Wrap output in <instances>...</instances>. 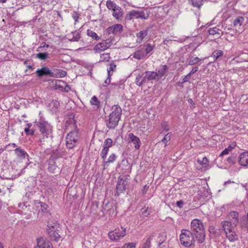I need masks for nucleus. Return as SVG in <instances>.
Segmentation results:
<instances>
[{"instance_id": "28", "label": "nucleus", "mask_w": 248, "mask_h": 248, "mask_svg": "<svg viewBox=\"0 0 248 248\" xmlns=\"http://www.w3.org/2000/svg\"><path fill=\"white\" fill-rule=\"evenodd\" d=\"M87 34L88 36L91 37L93 40L98 41L101 39V36H99L96 32L91 30L87 31Z\"/></svg>"}, {"instance_id": "54", "label": "nucleus", "mask_w": 248, "mask_h": 248, "mask_svg": "<svg viewBox=\"0 0 248 248\" xmlns=\"http://www.w3.org/2000/svg\"><path fill=\"white\" fill-rule=\"evenodd\" d=\"M198 70V67H193L192 69V70L190 72V73H189V74L191 76V75L194 74L195 73H196V72H197Z\"/></svg>"}, {"instance_id": "56", "label": "nucleus", "mask_w": 248, "mask_h": 248, "mask_svg": "<svg viewBox=\"0 0 248 248\" xmlns=\"http://www.w3.org/2000/svg\"><path fill=\"white\" fill-rule=\"evenodd\" d=\"M110 77L108 76V78L106 80V81L105 82V83H106V84H109L110 83Z\"/></svg>"}, {"instance_id": "44", "label": "nucleus", "mask_w": 248, "mask_h": 248, "mask_svg": "<svg viewBox=\"0 0 248 248\" xmlns=\"http://www.w3.org/2000/svg\"><path fill=\"white\" fill-rule=\"evenodd\" d=\"M171 136L172 134L171 133H168L165 136L164 138L162 139V141L165 144V146H167V143L169 140H170Z\"/></svg>"}, {"instance_id": "9", "label": "nucleus", "mask_w": 248, "mask_h": 248, "mask_svg": "<svg viewBox=\"0 0 248 248\" xmlns=\"http://www.w3.org/2000/svg\"><path fill=\"white\" fill-rule=\"evenodd\" d=\"M126 234V229L124 227H118L108 233L110 239L113 241H118L124 237Z\"/></svg>"}, {"instance_id": "40", "label": "nucleus", "mask_w": 248, "mask_h": 248, "mask_svg": "<svg viewBox=\"0 0 248 248\" xmlns=\"http://www.w3.org/2000/svg\"><path fill=\"white\" fill-rule=\"evenodd\" d=\"M48 52L39 53L36 55V58L41 60H45L48 57Z\"/></svg>"}, {"instance_id": "16", "label": "nucleus", "mask_w": 248, "mask_h": 248, "mask_svg": "<svg viewBox=\"0 0 248 248\" xmlns=\"http://www.w3.org/2000/svg\"><path fill=\"white\" fill-rule=\"evenodd\" d=\"M36 74L39 77L49 75L51 77H54V73L50 71L47 67H44L41 69H38Z\"/></svg>"}, {"instance_id": "12", "label": "nucleus", "mask_w": 248, "mask_h": 248, "mask_svg": "<svg viewBox=\"0 0 248 248\" xmlns=\"http://www.w3.org/2000/svg\"><path fill=\"white\" fill-rule=\"evenodd\" d=\"M34 203L35 207L38 208L39 212H41L44 216L47 217L50 216V213L47 210L48 206L47 204L39 201H35Z\"/></svg>"}, {"instance_id": "63", "label": "nucleus", "mask_w": 248, "mask_h": 248, "mask_svg": "<svg viewBox=\"0 0 248 248\" xmlns=\"http://www.w3.org/2000/svg\"><path fill=\"white\" fill-rule=\"evenodd\" d=\"M12 146L13 147H15L16 146V145L15 144V143H12V144H9L8 145V146Z\"/></svg>"}, {"instance_id": "27", "label": "nucleus", "mask_w": 248, "mask_h": 248, "mask_svg": "<svg viewBox=\"0 0 248 248\" xmlns=\"http://www.w3.org/2000/svg\"><path fill=\"white\" fill-rule=\"evenodd\" d=\"M90 103L92 105L94 106V108L95 110H98L100 107V102L95 96L92 97L90 100Z\"/></svg>"}, {"instance_id": "8", "label": "nucleus", "mask_w": 248, "mask_h": 248, "mask_svg": "<svg viewBox=\"0 0 248 248\" xmlns=\"http://www.w3.org/2000/svg\"><path fill=\"white\" fill-rule=\"evenodd\" d=\"M36 125L41 134L46 137H48L52 131V127L50 124L45 121H40L36 122Z\"/></svg>"}, {"instance_id": "3", "label": "nucleus", "mask_w": 248, "mask_h": 248, "mask_svg": "<svg viewBox=\"0 0 248 248\" xmlns=\"http://www.w3.org/2000/svg\"><path fill=\"white\" fill-rule=\"evenodd\" d=\"M112 112L106 120V126L109 129H114L118 125L122 115V109L118 105L112 107Z\"/></svg>"}, {"instance_id": "41", "label": "nucleus", "mask_w": 248, "mask_h": 248, "mask_svg": "<svg viewBox=\"0 0 248 248\" xmlns=\"http://www.w3.org/2000/svg\"><path fill=\"white\" fill-rule=\"evenodd\" d=\"M244 21L243 16H238L233 21V25L234 26H241Z\"/></svg>"}, {"instance_id": "59", "label": "nucleus", "mask_w": 248, "mask_h": 248, "mask_svg": "<svg viewBox=\"0 0 248 248\" xmlns=\"http://www.w3.org/2000/svg\"><path fill=\"white\" fill-rule=\"evenodd\" d=\"M148 16H137V18H141L144 19H147Z\"/></svg>"}, {"instance_id": "37", "label": "nucleus", "mask_w": 248, "mask_h": 248, "mask_svg": "<svg viewBox=\"0 0 248 248\" xmlns=\"http://www.w3.org/2000/svg\"><path fill=\"white\" fill-rule=\"evenodd\" d=\"M223 52L220 50H216L212 53L211 57L213 58L214 61H216L220 57L222 56Z\"/></svg>"}, {"instance_id": "21", "label": "nucleus", "mask_w": 248, "mask_h": 248, "mask_svg": "<svg viewBox=\"0 0 248 248\" xmlns=\"http://www.w3.org/2000/svg\"><path fill=\"white\" fill-rule=\"evenodd\" d=\"M48 170L50 172L53 174H58L60 173L61 170L56 164V162L54 161H50L49 162V166L48 168Z\"/></svg>"}, {"instance_id": "35", "label": "nucleus", "mask_w": 248, "mask_h": 248, "mask_svg": "<svg viewBox=\"0 0 248 248\" xmlns=\"http://www.w3.org/2000/svg\"><path fill=\"white\" fill-rule=\"evenodd\" d=\"M202 60V59H200L199 58L196 57H191L189 58V60L188 61V64L189 65H193L199 62H200Z\"/></svg>"}, {"instance_id": "48", "label": "nucleus", "mask_w": 248, "mask_h": 248, "mask_svg": "<svg viewBox=\"0 0 248 248\" xmlns=\"http://www.w3.org/2000/svg\"><path fill=\"white\" fill-rule=\"evenodd\" d=\"M116 67V65L114 63L112 62L110 63L109 69H108V77H111L112 74H110V72L113 71L114 69H115Z\"/></svg>"}, {"instance_id": "45", "label": "nucleus", "mask_w": 248, "mask_h": 248, "mask_svg": "<svg viewBox=\"0 0 248 248\" xmlns=\"http://www.w3.org/2000/svg\"><path fill=\"white\" fill-rule=\"evenodd\" d=\"M109 53H103L100 55V61H108L110 59Z\"/></svg>"}, {"instance_id": "61", "label": "nucleus", "mask_w": 248, "mask_h": 248, "mask_svg": "<svg viewBox=\"0 0 248 248\" xmlns=\"http://www.w3.org/2000/svg\"><path fill=\"white\" fill-rule=\"evenodd\" d=\"M233 183V182H231V181L229 180V181H228L225 182L224 183V185H226L227 184H230V183Z\"/></svg>"}, {"instance_id": "47", "label": "nucleus", "mask_w": 248, "mask_h": 248, "mask_svg": "<svg viewBox=\"0 0 248 248\" xmlns=\"http://www.w3.org/2000/svg\"><path fill=\"white\" fill-rule=\"evenodd\" d=\"M72 40L73 41H78L80 38V35L79 32L77 31H75L72 32Z\"/></svg>"}, {"instance_id": "42", "label": "nucleus", "mask_w": 248, "mask_h": 248, "mask_svg": "<svg viewBox=\"0 0 248 248\" xmlns=\"http://www.w3.org/2000/svg\"><path fill=\"white\" fill-rule=\"evenodd\" d=\"M219 30L216 27L210 29L208 30V32L210 35H217V37L219 36L220 33L218 32Z\"/></svg>"}, {"instance_id": "7", "label": "nucleus", "mask_w": 248, "mask_h": 248, "mask_svg": "<svg viewBox=\"0 0 248 248\" xmlns=\"http://www.w3.org/2000/svg\"><path fill=\"white\" fill-rule=\"evenodd\" d=\"M160 236H163L162 239H161L158 241L159 245L160 246L165 240L166 235L164 232L158 233L157 232H154L151 234L147 236V239L143 243L142 248H150L151 242L154 240H156V237H159Z\"/></svg>"}, {"instance_id": "25", "label": "nucleus", "mask_w": 248, "mask_h": 248, "mask_svg": "<svg viewBox=\"0 0 248 248\" xmlns=\"http://www.w3.org/2000/svg\"><path fill=\"white\" fill-rule=\"evenodd\" d=\"M188 2L193 7H196L199 9H200L202 6L203 5V1L202 0H188Z\"/></svg>"}, {"instance_id": "33", "label": "nucleus", "mask_w": 248, "mask_h": 248, "mask_svg": "<svg viewBox=\"0 0 248 248\" xmlns=\"http://www.w3.org/2000/svg\"><path fill=\"white\" fill-rule=\"evenodd\" d=\"M148 32V30H145L141 31L139 33L137 34V37L138 39L140 40L139 42L142 41V40L147 36Z\"/></svg>"}, {"instance_id": "52", "label": "nucleus", "mask_w": 248, "mask_h": 248, "mask_svg": "<svg viewBox=\"0 0 248 248\" xmlns=\"http://www.w3.org/2000/svg\"><path fill=\"white\" fill-rule=\"evenodd\" d=\"M43 44H44V46H40L38 48V51L42 50L43 48H44V50H46L49 47V45H46L45 43H43Z\"/></svg>"}, {"instance_id": "39", "label": "nucleus", "mask_w": 248, "mask_h": 248, "mask_svg": "<svg viewBox=\"0 0 248 248\" xmlns=\"http://www.w3.org/2000/svg\"><path fill=\"white\" fill-rule=\"evenodd\" d=\"M67 73L66 71L62 69H58L57 70L56 73L54 74L55 77L56 78H63L66 76Z\"/></svg>"}, {"instance_id": "49", "label": "nucleus", "mask_w": 248, "mask_h": 248, "mask_svg": "<svg viewBox=\"0 0 248 248\" xmlns=\"http://www.w3.org/2000/svg\"><path fill=\"white\" fill-rule=\"evenodd\" d=\"M109 150L106 148H103L101 152V156L103 160L106 159L107 154Z\"/></svg>"}, {"instance_id": "60", "label": "nucleus", "mask_w": 248, "mask_h": 248, "mask_svg": "<svg viewBox=\"0 0 248 248\" xmlns=\"http://www.w3.org/2000/svg\"><path fill=\"white\" fill-rule=\"evenodd\" d=\"M29 135H34V130H31L30 131V132H29Z\"/></svg>"}, {"instance_id": "38", "label": "nucleus", "mask_w": 248, "mask_h": 248, "mask_svg": "<svg viewBox=\"0 0 248 248\" xmlns=\"http://www.w3.org/2000/svg\"><path fill=\"white\" fill-rule=\"evenodd\" d=\"M141 76L140 75L138 76L136 78V84L139 86H141L143 84H145L146 81L144 79V77H143L142 79H141Z\"/></svg>"}, {"instance_id": "57", "label": "nucleus", "mask_w": 248, "mask_h": 248, "mask_svg": "<svg viewBox=\"0 0 248 248\" xmlns=\"http://www.w3.org/2000/svg\"><path fill=\"white\" fill-rule=\"evenodd\" d=\"M203 1L205 2H217V0H202Z\"/></svg>"}, {"instance_id": "32", "label": "nucleus", "mask_w": 248, "mask_h": 248, "mask_svg": "<svg viewBox=\"0 0 248 248\" xmlns=\"http://www.w3.org/2000/svg\"><path fill=\"white\" fill-rule=\"evenodd\" d=\"M152 212V209L150 208L149 207L147 208H142L141 209V216H142L143 217H148L149 215L151 214V213Z\"/></svg>"}, {"instance_id": "50", "label": "nucleus", "mask_w": 248, "mask_h": 248, "mask_svg": "<svg viewBox=\"0 0 248 248\" xmlns=\"http://www.w3.org/2000/svg\"><path fill=\"white\" fill-rule=\"evenodd\" d=\"M161 126L163 131L168 132L170 130L169 125L165 121H163L161 123Z\"/></svg>"}, {"instance_id": "23", "label": "nucleus", "mask_w": 248, "mask_h": 248, "mask_svg": "<svg viewBox=\"0 0 248 248\" xmlns=\"http://www.w3.org/2000/svg\"><path fill=\"white\" fill-rule=\"evenodd\" d=\"M169 67L166 65H161V67L159 69H156L155 72L157 75L159 79L161 78L168 72Z\"/></svg>"}, {"instance_id": "20", "label": "nucleus", "mask_w": 248, "mask_h": 248, "mask_svg": "<svg viewBox=\"0 0 248 248\" xmlns=\"http://www.w3.org/2000/svg\"><path fill=\"white\" fill-rule=\"evenodd\" d=\"M128 139L134 145L135 148L138 150L140 146V139L132 133L128 134Z\"/></svg>"}, {"instance_id": "24", "label": "nucleus", "mask_w": 248, "mask_h": 248, "mask_svg": "<svg viewBox=\"0 0 248 248\" xmlns=\"http://www.w3.org/2000/svg\"><path fill=\"white\" fill-rule=\"evenodd\" d=\"M15 153L17 156L20 159H25L26 156H28L27 152L24 150L22 149L21 147L16 148L15 150Z\"/></svg>"}, {"instance_id": "5", "label": "nucleus", "mask_w": 248, "mask_h": 248, "mask_svg": "<svg viewBox=\"0 0 248 248\" xmlns=\"http://www.w3.org/2000/svg\"><path fill=\"white\" fill-rule=\"evenodd\" d=\"M195 237L190 231L185 229L181 230L180 235V240L182 245L185 247H190L194 245L195 242Z\"/></svg>"}, {"instance_id": "11", "label": "nucleus", "mask_w": 248, "mask_h": 248, "mask_svg": "<svg viewBox=\"0 0 248 248\" xmlns=\"http://www.w3.org/2000/svg\"><path fill=\"white\" fill-rule=\"evenodd\" d=\"M106 6L109 10L113 11L112 16H122L124 14L122 8L110 0L107 1Z\"/></svg>"}, {"instance_id": "19", "label": "nucleus", "mask_w": 248, "mask_h": 248, "mask_svg": "<svg viewBox=\"0 0 248 248\" xmlns=\"http://www.w3.org/2000/svg\"><path fill=\"white\" fill-rule=\"evenodd\" d=\"M150 13L149 10L140 8L131 11L128 16H149Z\"/></svg>"}, {"instance_id": "15", "label": "nucleus", "mask_w": 248, "mask_h": 248, "mask_svg": "<svg viewBox=\"0 0 248 248\" xmlns=\"http://www.w3.org/2000/svg\"><path fill=\"white\" fill-rule=\"evenodd\" d=\"M123 30V26L121 24H116L108 28L107 29L106 31L108 34L112 33L113 35H116L122 32Z\"/></svg>"}, {"instance_id": "34", "label": "nucleus", "mask_w": 248, "mask_h": 248, "mask_svg": "<svg viewBox=\"0 0 248 248\" xmlns=\"http://www.w3.org/2000/svg\"><path fill=\"white\" fill-rule=\"evenodd\" d=\"M197 162L203 168H206L209 164V161L206 157H203L202 160L198 158L197 159Z\"/></svg>"}, {"instance_id": "2", "label": "nucleus", "mask_w": 248, "mask_h": 248, "mask_svg": "<svg viewBox=\"0 0 248 248\" xmlns=\"http://www.w3.org/2000/svg\"><path fill=\"white\" fill-rule=\"evenodd\" d=\"M194 234L195 237L199 243H202L205 238V232L203 223L198 219H193L191 222L190 231Z\"/></svg>"}, {"instance_id": "18", "label": "nucleus", "mask_w": 248, "mask_h": 248, "mask_svg": "<svg viewBox=\"0 0 248 248\" xmlns=\"http://www.w3.org/2000/svg\"><path fill=\"white\" fill-rule=\"evenodd\" d=\"M142 75H144V77L145 81H146V80L151 81L154 80H159L157 77V75L155 71H146L144 72L143 74H142Z\"/></svg>"}, {"instance_id": "17", "label": "nucleus", "mask_w": 248, "mask_h": 248, "mask_svg": "<svg viewBox=\"0 0 248 248\" xmlns=\"http://www.w3.org/2000/svg\"><path fill=\"white\" fill-rule=\"evenodd\" d=\"M238 161L241 166L248 167V152L241 153L238 157Z\"/></svg>"}, {"instance_id": "55", "label": "nucleus", "mask_w": 248, "mask_h": 248, "mask_svg": "<svg viewBox=\"0 0 248 248\" xmlns=\"http://www.w3.org/2000/svg\"><path fill=\"white\" fill-rule=\"evenodd\" d=\"M25 132L28 135H29V132H30V129L29 127H26L24 129Z\"/></svg>"}, {"instance_id": "1", "label": "nucleus", "mask_w": 248, "mask_h": 248, "mask_svg": "<svg viewBox=\"0 0 248 248\" xmlns=\"http://www.w3.org/2000/svg\"><path fill=\"white\" fill-rule=\"evenodd\" d=\"M238 213L237 212H231L227 216L228 220L222 221L221 223L227 238L231 242H234L238 239V235L234 230V228L238 224Z\"/></svg>"}, {"instance_id": "46", "label": "nucleus", "mask_w": 248, "mask_h": 248, "mask_svg": "<svg viewBox=\"0 0 248 248\" xmlns=\"http://www.w3.org/2000/svg\"><path fill=\"white\" fill-rule=\"evenodd\" d=\"M154 48V46H152L150 44H147L146 45L145 47H144V50H145V52L146 55H147V54L151 51H152Z\"/></svg>"}, {"instance_id": "31", "label": "nucleus", "mask_w": 248, "mask_h": 248, "mask_svg": "<svg viewBox=\"0 0 248 248\" xmlns=\"http://www.w3.org/2000/svg\"><path fill=\"white\" fill-rule=\"evenodd\" d=\"M236 146V144L232 143L231 145H229L227 148H226L220 154V156L226 155L229 154V152L231 151Z\"/></svg>"}, {"instance_id": "13", "label": "nucleus", "mask_w": 248, "mask_h": 248, "mask_svg": "<svg viewBox=\"0 0 248 248\" xmlns=\"http://www.w3.org/2000/svg\"><path fill=\"white\" fill-rule=\"evenodd\" d=\"M112 39H108L99 43L94 47V50L97 52L104 51L109 48L112 45Z\"/></svg>"}, {"instance_id": "53", "label": "nucleus", "mask_w": 248, "mask_h": 248, "mask_svg": "<svg viewBox=\"0 0 248 248\" xmlns=\"http://www.w3.org/2000/svg\"><path fill=\"white\" fill-rule=\"evenodd\" d=\"M184 204V202L182 200L177 201L176 203V206L180 208L183 207Z\"/></svg>"}, {"instance_id": "10", "label": "nucleus", "mask_w": 248, "mask_h": 248, "mask_svg": "<svg viewBox=\"0 0 248 248\" xmlns=\"http://www.w3.org/2000/svg\"><path fill=\"white\" fill-rule=\"evenodd\" d=\"M129 182L127 178L125 177H119L116 186L117 195L119 196V193L123 192L126 188V186L128 185Z\"/></svg>"}, {"instance_id": "6", "label": "nucleus", "mask_w": 248, "mask_h": 248, "mask_svg": "<svg viewBox=\"0 0 248 248\" xmlns=\"http://www.w3.org/2000/svg\"><path fill=\"white\" fill-rule=\"evenodd\" d=\"M47 233L50 239L56 242H58L61 238V235L59 233L60 229L59 224L57 222H51L48 221L47 224Z\"/></svg>"}, {"instance_id": "30", "label": "nucleus", "mask_w": 248, "mask_h": 248, "mask_svg": "<svg viewBox=\"0 0 248 248\" xmlns=\"http://www.w3.org/2000/svg\"><path fill=\"white\" fill-rule=\"evenodd\" d=\"M99 202L97 201L92 202L91 206V213L93 215L97 214V209L98 208Z\"/></svg>"}, {"instance_id": "29", "label": "nucleus", "mask_w": 248, "mask_h": 248, "mask_svg": "<svg viewBox=\"0 0 248 248\" xmlns=\"http://www.w3.org/2000/svg\"><path fill=\"white\" fill-rule=\"evenodd\" d=\"M116 159V155L115 154H111L108 159L107 160L105 159L103 161V163L104 164V169H105V166L106 164H110L114 162Z\"/></svg>"}, {"instance_id": "22", "label": "nucleus", "mask_w": 248, "mask_h": 248, "mask_svg": "<svg viewBox=\"0 0 248 248\" xmlns=\"http://www.w3.org/2000/svg\"><path fill=\"white\" fill-rule=\"evenodd\" d=\"M132 55L134 58L137 60L143 59L147 56L144 50V47L136 50Z\"/></svg>"}, {"instance_id": "43", "label": "nucleus", "mask_w": 248, "mask_h": 248, "mask_svg": "<svg viewBox=\"0 0 248 248\" xmlns=\"http://www.w3.org/2000/svg\"><path fill=\"white\" fill-rule=\"evenodd\" d=\"M227 161L231 165L234 164L236 161V155L235 154L232 155L227 158Z\"/></svg>"}, {"instance_id": "14", "label": "nucleus", "mask_w": 248, "mask_h": 248, "mask_svg": "<svg viewBox=\"0 0 248 248\" xmlns=\"http://www.w3.org/2000/svg\"><path fill=\"white\" fill-rule=\"evenodd\" d=\"M34 248H53L51 243L47 239L40 237L37 239V246Z\"/></svg>"}, {"instance_id": "36", "label": "nucleus", "mask_w": 248, "mask_h": 248, "mask_svg": "<svg viewBox=\"0 0 248 248\" xmlns=\"http://www.w3.org/2000/svg\"><path fill=\"white\" fill-rule=\"evenodd\" d=\"M113 145V141L110 138H107L106 139L104 142L103 148L108 149L109 150V148H110Z\"/></svg>"}, {"instance_id": "51", "label": "nucleus", "mask_w": 248, "mask_h": 248, "mask_svg": "<svg viewBox=\"0 0 248 248\" xmlns=\"http://www.w3.org/2000/svg\"><path fill=\"white\" fill-rule=\"evenodd\" d=\"M191 75L188 73L186 76H185L182 80V83L188 82L190 79Z\"/></svg>"}, {"instance_id": "4", "label": "nucleus", "mask_w": 248, "mask_h": 248, "mask_svg": "<svg viewBox=\"0 0 248 248\" xmlns=\"http://www.w3.org/2000/svg\"><path fill=\"white\" fill-rule=\"evenodd\" d=\"M74 129L69 132L66 137V146L67 148L72 149L77 145L79 139L78 129L73 122Z\"/></svg>"}, {"instance_id": "62", "label": "nucleus", "mask_w": 248, "mask_h": 248, "mask_svg": "<svg viewBox=\"0 0 248 248\" xmlns=\"http://www.w3.org/2000/svg\"><path fill=\"white\" fill-rule=\"evenodd\" d=\"M14 248H27L24 247V246H16V247H14Z\"/></svg>"}, {"instance_id": "58", "label": "nucleus", "mask_w": 248, "mask_h": 248, "mask_svg": "<svg viewBox=\"0 0 248 248\" xmlns=\"http://www.w3.org/2000/svg\"><path fill=\"white\" fill-rule=\"evenodd\" d=\"M188 102L189 103H190L191 105H193V104L194 105V104L193 100L191 99H189L188 100Z\"/></svg>"}, {"instance_id": "64", "label": "nucleus", "mask_w": 248, "mask_h": 248, "mask_svg": "<svg viewBox=\"0 0 248 248\" xmlns=\"http://www.w3.org/2000/svg\"><path fill=\"white\" fill-rule=\"evenodd\" d=\"M79 16H74V18L75 20V21H78V18Z\"/></svg>"}, {"instance_id": "26", "label": "nucleus", "mask_w": 248, "mask_h": 248, "mask_svg": "<svg viewBox=\"0 0 248 248\" xmlns=\"http://www.w3.org/2000/svg\"><path fill=\"white\" fill-rule=\"evenodd\" d=\"M112 207L111 205H109V202L108 201L104 200L103 202V206L102 209L101 210V212L104 215L105 211H107V212L110 211L111 209V207Z\"/></svg>"}]
</instances>
